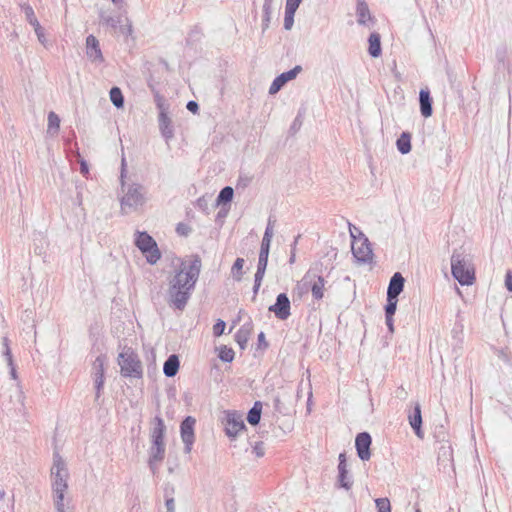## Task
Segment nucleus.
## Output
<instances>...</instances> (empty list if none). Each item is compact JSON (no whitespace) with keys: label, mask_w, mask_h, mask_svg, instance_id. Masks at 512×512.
Returning <instances> with one entry per match:
<instances>
[{"label":"nucleus","mask_w":512,"mask_h":512,"mask_svg":"<svg viewBox=\"0 0 512 512\" xmlns=\"http://www.w3.org/2000/svg\"><path fill=\"white\" fill-rule=\"evenodd\" d=\"M202 267L201 258L197 254L190 256L189 264L181 263L174 277L169 282L168 304L183 311L195 288Z\"/></svg>","instance_id":"1"},{"label":"nucleus","mask_w":512,"mask_h":512,"mask_svg":"<svg viewBox=\"0 0 512 512\" xmlns=\"http://www.w3.org/2000/svg\"><path fill=\"white\" fill-rule=\"evenodd\" d=\"M451 273L460 285H472L475 280V270L472 257L460 247L455 249L451 256Z\"/></svg>","instance_id":"2"},{"label":"nucleus","mask_w":512,"mask_h":512,"mask_svg":"<svg viewBox=\"0 0 512 512\" xmlns=\"http://www.w3.org/2000/svg\"><path fill=\"white\" fill-rule=\"evenodd\" d=\"M123 173L124 168H122L121 173L122 189L125 188V184L123 181ZM123 191L124 195L121 198V211L124 214H128L132 210H136L139 206H142L145 203L144 187L141 184L132 183L127 186L126 190Z\"/></svg>","instance_id":"3"},{"label":"nucleus","mask_w":512,"mask_h":512,"mask_svg":"<svg viewBox=\"0 0 512 512\" xmlns=\"http://www.w3.org/2000/svg\"><path fill=\"white\" fill-rule=\"evenodd\" d=\"M118 365L123 377L140 379L143 376L142 363L136 352L130 347H124L118 355Z\"/></svg>","instance_id":"4"},{"label":"nucleus","mask_w":512,"mask_h":512,"mask_svg":"<svg viewBox=\"0 0 512 512\" xmlns=\"http://www.w3.org/2000/svg\"><path fill=\"white\" fill-rule=\"evenodd\" d=\"M134 242L149 264L154 265L160 260L161 252L157 243L147 232L137 231Z\"/></svg>","instance_id":"5"},{"label":"nucleus","mask_w":512,"mask_h":512,"mask_svg":"<svg viewBox=\"0 0 512 512\" xmlns=\"http://www.w3.org/2000/svg\"><path fill=\"white\" fill-rule=\"evenodd\" d=\"M325 282L324 277L319 274L318 268L313 267L305 273L299 285L305 292L311 290L313 298L320 300L324 296Z\"/></svg>","instance_id":"6"},{"label":"nucleus","mask_w":512,"mask_h":512,"mask_svg":"<svg viewBox=\"0 0 512 512\" xmlns=\"http://www.w3.org/2000/svg\"><path fill=\"white\" fill-rule=\"evenodd\" d=\"M52 490H68V471L66 463L58 452L53 454V466L51 468Z\"/></svg>","instance_id":"7"},{"label":"nucleus","mask_w":512,"mask_h":512,"mask_svg":"<svg viewBox=\"0 0 512 512\" xmlns=\"http://www.w3.org/2000/svg\"><path fill=\"white\" fill-rule=\"evenodd\" d=\"M354 229L358 231L359 240L358 242H352L351 249L353 256L360 263H368L371 261L373 255L369 240L359 228L354 227Z\"/></svg>","instance_id":"8"},{"label":"nucleus","mask_w":512,"mask_h":512,"mask_svg":"<svg viewBox=\"0 0 512 512\" xmlns=\"http://www.w3.org/2000/svg\"><path fill=\"white\" fill-rule=\"evenodd\" d=\"M223 424L225 433L231 440H234L239 432L246 429L242 415L237 411H226Z\"/></svg>","instance_id":"9"},{"label":"nucleus","mask_w":512,"mask_h":512,"mask_svg":"<svg viewBox=\"0 0 512 512\" xmlns=\"http://www.w3.org/2000/svg\"><path fill=\"white\" fill-rule=\"evenodd\" d=\"M196 420L192 416L185 417L180 424L181 439L184 443V452L190 453L195 441L194 427Z\"/></svg>","instance_id":"10"},{"label":"nucleus","mask_w":512,"mask_h":512,"mask_svg":"<svg viewBox=\"0 0 512 512\" xmlns=\"http://www.w3.org/2000/svg\"><path fill=\"white\" fill-rule=\"evenodd\" d=\"M291 303L286 293H280L276 297V302L269 306V311L273 312L279 320H286L291 315Z\"/></svg>","instance_id":"11"},{"label":"nucleus","mask_w":512,"mask_h":512,"mask_svg":"<svg viewBox=\"0 0 512 512\" xmlns=\"http://www.w3.org/2000/svg\"><path fill=\"white\" fill-rule=\"evenodd\" d=\"M338 460V476L336 484L339 488L350 490L353 485V479L347 468L346 453H340Z\"/></svg>","instance_id":"12"},{"label":"nucleus","mask_w":512,"mask_h":512,"mask_svg":"<svg viewBox=\"0 0 512 512\" xmlns=\"http://www.w3.org/2000/svg\"><path fill=\"white\" fill-rule=\"evenodd\" d=\"M104 363H105V357L103 355H99L96 357L94 363H93V378H94V384H95V401H98L102 389L104 387L105 377H104Z\"/></svg>","instance_id":"13"},{"label":"nucleus","mask_w":512,"mask_h":512,"mask_svg":"<svg viewBox=\"0 0 512 512\" xmlns=\"http://www.w3.org/2000/svg\"><path fill=\"white\" fill-rule=\"evenodd\" d=\"M372 444L371 435L368 432H360L355 438V448L358 457L362 461H368L371 457L370 446Z\"/></svg>","instance_id":"14"},{"label":"nucleus","mask_w":512,"mask_h":512,"mask_svg":"<svg viewBox=\"0 0 512 512\" xmlns=\"http://www.w3.org/2000/svg\"><path fill=\"white\" fill-rule=\"evenodd\" d=\"M301 71L302 67L300 65H296L289 71L278 75L269 87V94L274 95L279 92L288 81L295 79Z\"/></svg>","instance_id":"15"},{"label":"nucleus","mask_w":512,"mask_h":512,"mask_svg":"<svg viewBox=\"0 0 512 512\" xmlns=\"http://www.w3.org/2000/svg\"><path fill=\"white\" fill-rule=\"evenodd\" d=\"M356 16L357 23L361 26L370 27L376 22V19L371 15L368 4L365 0H357Z\"/></svg>","instance_id":"16"},{"label":"nucleus","mask_w":512,"mask_h":512,"mask_svg":"<svg viewBox=\"0 0 512 512\" xmlns=\"http://www.w3.org/2000/svg\"><path fill=\"white\" fill-rule=\"evenodd\" d=\"M408 421L416 436L423 439L424 431L422 429V413L419 403H416L413 410L409 412Z\"/></svg>","instance_id":"17"},{"label":"nucleus","mask_w":512,"mask_h":512,"mask_svg":"<svg viewBox=\"0 0 512 512\" xmlns=\"http://www.w3.org/2000/svg\"><path fill=\"white\" fill-rule=\"evenodd\" d=\"M166 432V426L164 420L160 416H155L153 422V428L151 429L150 439L151 444L165 445L164 437Z\"/></svg>","instance_id":"18"},{"label":"nucleus","mask_w":512,"mask_h":512,"mask_svg":"<svg viewBox=\"0 0 512 512\" xmlns=\"http://www.w3.org/2000/svg\"><path fill=\"white\" fill-rule=\"evenodd\" d=\"M86 54L94 62L104 61L99 41L94 35H89L86 38Z\"/></svg>","instance_id":"19"},{"label":"nucleus","mask_w":512,"mask_h":512,"mask_svg":"<svg viewBox=\"0 0 512 512\" xmlns=\"http://www.w3.org/2000/svg\"><path fill=\"white\" fill-rule=\"evenodd\" d=\"M405 278L400 272H395L390 278L387 296L398 297L404 289Z\"/></svg>","instance_id":"20"},{"label":"nucleus","mask_w":512,"mask_h":512,"mask_svg":"<svg viewBox=\"0 0 512 512\" xmlns=\"http://www.w3.org/2000/svg\"><path fill=\"white\" fill-rule=\"evenodd\" d=\"M158 122L162 137L166 142H169L174 137V130L168 113H159Z\"/></svg>","instance_id":"21"},{"label":"nucleus","mask_w":512,"mask_h":512,"mask_svg":"<svg viewBox=\"0 0 512 512\" xmlns=\"http://www.w3.org/2000/svg\"><path fill=\"white\" fill-rule=\"evenodd\" d=\"M420 112L425 118H428L433 113V100L429 90L421 89L419 92Z\"/></svg>","instance_id":"22"},{"label":"nucleus","mask_w":512,"mask_h":512,"mask_svg":"<svg viewBox=\"0 0 512 512\" xmlns=\"http://www.w3.org/2000/svg\"><path fill=\"white\" fill-rule=\"evenodd\" d=\"M27 17L30 25L34 28L35 34L37 35L38 41L43 45H48V40L46 38L43 27L40 25L39 21L34 16V12L31 8H29V12H27Z\"/></svg>","instance_id":"23"},{"label":"nucleus","mask_w":512,"mask_h":512,"mask_svg":"<svg viewBox=\"0 0 512 512\" xmlns=\"http://www.w3.org/2000/svg\"><path fill=\"white\" fill-rule=\"evenodd\" d=\"M99 20L102 25L110 27L117 32L119 25L123 22V17L121 15L113 16L102 10L99 13Z\"/></svg>","instance_id":"24"},{"label":"nucleus","mask_w":512,"mask_h":512,"mask_svg":"<svg viewBox=\"0 0 512 512\" xmlns=\"http://www.w3.org/2000/svg\"><path fill=\"white\" fill-rule=\"evenodd\" d=\"M253 330L252 322L244 323L235 334V341L238 343L241 349H244L251 332Z\"/></svg>","instance_id":"25"},{"label":"nucleus","mask_w":512,"mask_h":512,"mask_svg":"<svg viewBox=\"0 0 512 512\" xmlns=\"http://www.w3.org/2000/svg\"><path fill=\"white\" fill-rule=\"evenodd\" d=\"M180 361L176 354H171L163 365V373L166 377H174L179 370Z\"/></svg>","instance_id":"26"},{"label":"nucleus","mask_w":512,"mask_h":512,"mask_svg":"<svg viewBox=\"0 0 512 512\" xmlns=\"http://www.w3.org/2000/svg\"><path fill=\"white\" fill-rule=\"evenodd\" d=\"M66 492L67 490H52L55 511L73 506L71 499L65 497Z\"/></svg>","instance_id":"27"},{"label":"nucleus","mask_w":512,"mask_h":512,"mask_svg":"<svg viewBox=\"0 0 512 512\" xmlns=\"http://www.w3.org/2000/svg\"><path fill=\"white\" fill-rule=\"evenodd\" d=\"M275 222L276 221L273 220L272 217L268 218V223H267V226H266V229H265L262 241H261L260 251L268 252V253L270 252L271 241H272L273 234H274L273 227H274Z\"/></svg>","instance_id":"28"},{"label":"nucleus","mask_w":512,"mask_h":512,"mask_svg":"<svg viewBox=\"0 0 512 512\" xmlns=\"http://www.w3.org/2000/svg\"><path fill=\"white\" fill-rule=\"evenodd\" d=\"M368 43H369V48H368L369 55L373 58L379 57L382 52L380 34L377 32L371 33L368 38Z\"/></svg>","instance_id":"29"},{"label":"nucleus","mask_w":512,"mask_h":512,"mask_svg":"<svg viewBox=\"0 0 512 512\" xmlns=\"http://www.w3.org/2000/svg\"><path fill=\"white\" fill-rule=\"evenodd\" d=\"M234 196V190L231 186H225L222 188L216 198L215 207L220 205H229Z\"/></svg>","instance_id":"30"},{"label":"nucleus","mask_w":512,"mask_h":512,"mask_svg":"<svg viewBox=\"0 0 512 512\" xmlns=\"http://www.w3.org/2000/svg\"><path fill=\"white\" fill-rule=\"evenodd\" d=\"M262 413V402L256 401L252 408L248 411L247 421L250 425L255 426L259 424Z\"/></svg>","instance_id":"31"},{"label":"nucleus","mask_w":512,"mask_h":512,"mask_svg":"<svg viewBox=\"0 0 512 512\" xmlns=\"http://www.w3.org/2000/svg\"><path fill=\"white\" fill-rule=\"evenodd\" d=\"M396 146L401 154H407L411 151V135L409 132H403L396 140Z\"/></svg>","instance_id":"32"},{"label":"nucleus","mask_w":512,"mask_h":512,"mask_svg":"<svg viewBox=\"0 0 512 512\" xmlns=\"http://www.w3.org/2000/svg\"><path fill=\"white\" fill-rule=\"evenodd\" d=\"M272 2L273 0H264L263 4V17H262V30L268 29L272 17Z\"/></svg>","instance_id":"33"},{"label":"nucleus","mask_w":512,"mask_h":512,"mask_svg":"<svg viewBox=\"0 0 512 512\" xmlns=\"http://www.w3.org/2000/svg\"><path fill=\"white\" fill-rule=\"evenodd\" d=\"M110 100L116 108H122L124 106V96L119 87L114 86L109 92Z\"/></svg>","instance_id":"34"},{"label":"nucleus","mask_w":512,"mask_h":512,"mask_svg":"<svg viewBox=\"0 0 512 512\" xmlns=\"http://www.w3.org/2000/svg\"><path fill=\"white\" fill-rule=\"evenodd\" d=\"M165 457V445L151 444L149 448V459L163 461Z\"/></svg>","instance_id":"35"},{"label":"nucleus","mask_w":512,"mask_h":512,"mask_svg":"<svg viewBox=\"0 0 512 512\" xmlns=\"http://www.w3.org/2000/svg\"><path fill=\"white\" fill-rule=\"evenodd\" d=\"M60 128V118L59 116L51 111L48 114V128L47 133L56 134Z\"/></svg>","instance_id":"36"},{"label":"nucleus","mask_w":512,"mask_h":512,"mask_svg":"<svg viewBox=\"0 0 512 512\" xmlns=\"http://www.w3.org/2000/svg\"><path fill=\"white\" fill-rule=\"evenodd\" d=\"M245 260L243 258H237L231 268V274L235 281H241L243 276V266H244Z\"/></svg>","instance_id":"37"},{"label":"nucleus","mask_w":512,"mask_h":512,"mask_svg":"<svg viewBox=\"0 0 512 512\" xmlns=\"http://www.w3.org/2000/svg\"><path fill=\"white\" fill-rule=\"evenodd\" d=\"M218 357L220 358L221 361L226 362V363H230V362H232L234 360L235 352L233 351L232 348H229V347H227L225 345H222L219 348Z\"/></svg>","instance_id":"38"},{"label":"nucleus","mask_w":512,"mask_h":512,"mask_svg":"<svg viewBox=\"0 0 512 512\" xmlns=\"http://www.w3.org/2000/svg\"><path fill=\"white\" fill-rule=\"evenodd\" d=\"M386 301L387 302L384 308L385 316H394L397 309L398 297L387 296Z\"/></svg>","instance_id":"39"},{"label":"nucleus","mask_w":512,"mask_h":512,"mask_svg":"<svg viewBox=\"0 0 512 512\" xmlns=\"http://www.w3.org/2000/svg\"><path fill=\"white\" fill-rule=\"evenodd\" d=\"M268 257H269V253L268 252H263V251L259 252L256 273L265 274L266 268H267V264H268Z\"/></svg>","instance_id":"40"},{"label":"nucleus","mask_w":512,"mask_h":512,"mask_svg":"<svg viewBox=\"0 0 512 512\" xmlns=\"http://www.w3.org/2000/svg\"><path fill=\"white\" fill-rule=\"evenodd\" d=\"M375 504L377 512H391V504L388 498H377Z\"/></svg>","instance_id":"41"},{"label":"nucleus","mask_w":512,"mask_h":512,"mask_svg":"<svg viewBox=\"0 0 512 512\" xmlns=\"http://www.w3.org/2000/svg\"><path fill=\"white\" fill-rule=\"evenodd\" d=\"M125 23H121L117 31L124 36H131L133 33L132 23L128 18L124 19Z\"/></svg>","instance_id":"42"},{"label":"nucleus","mask_w":512,"mask_h":512,"mask_svg":"<svg viewBox=\"0 0 512 512\" xmlns=\"http://www.w3.org/2000/svg\"><path fill=\"white\" fill-rule=\"evenodd\" d=\"M264 275L265 274H260V273H255V275H254L253 297H252L253 301L256 300V297H257L258 291L260 289Z\"/></svg>","instance_id":"43"},{"label":"nucleus","mask_w":512,"mask_h":512,"mask_svg":"<svg viewBox=\"0 0 512 512\" xmlns=\"http://www.w3.org/2000/svg\"><path fill=\"white\" fill-rule=\"evenodd\" d=\"M296 12H293L291 10L285 9V16H284V28L285 30H290L294 24V16Z\"/></svg>","instance_id":"44"},{"label":"nucleus","mask_w":512,"mask_h":512,"mask_svg":"<svg viewBox=\"0 0 512 512\" xmlns=\"http://www.w3.org/2000/svg\"><path fill=\"white\" fill-rule=\"evenodd\" d=\"M225 327H226V323L223 320L218 319L217 322L213 325L214 336L215 337L221 336L224 333Z\"/></svg>","instance_id":"45"},{"label":"nucleus","mask_w":512,"mask_h":512,"mask_svg":"<svg viewBox=\"0 0 512 512\" xmlns=\"http://www.w3.org/2000/svg\"><path fill=\"white\" fill-rule=\"evenodd\" d=\"M168 487L165 488V506L166 512H175V501L172 496H168Z\"/></svg>","instance_id":"46"},{"label":"nucleus","mask_w":512,"mask_h":512,"mask_svg":"<svg viewBox=\"0 0 512 512\" xmlns=\"http://www.w3.org/2000/svg\"><path fill=\"white\" fill-rule=\"evenodd\" d=\"M301 235H297L295 238H294V241L293 243L290 245L291 249H290V257H289V264H294L295 263V260H296V246H297V243H298V240L300 239Z\"/></svg>","instance_id":"47"},{"label":"nucleus","mask_w":512,"mask_h":512,"mask_svg":"<svg viewBox=\"0 0 512 512\" xmlns=\"http://www.w3.org/2000/svg\"><path fill=\"white\" fill-rule=\"evenodd\" d=\"M176 232L181 236H188L191 232V228L185 223H178L176 226Z\"/></svg>","instance_id":"48"},{"label":"nucleus","mask_w":512,"mask_h":512,"mask_svg":"<svg viewBox=\"0 0 512 512\" xmlns=\"http://www.w3.org/2000/svg\"><path fill=\"white\" fill-rule=\"evenodd\" d=\"M253 452L256 454L257 457H262L265 454V447L264 443L259 441L256 442L253 446Z\"/></svg>","instance_id":"49"},{"label":"nucleus","mask_w":512,"mask_h":512,"mask_svg":"<svg viewBox=\"0 0 512 512\" xmlns=\"http://www.w3.org/2000/svg\"><path fill=\"white\" fill-rule=\"evenodd\" d=\"M302 0H286L285 9L296 12Z\"/></svg>","instance_id":"50"},{"label":"nucleus","mask_w":512,"mask_h":512,"mask_svg":"<svg viewBox=\"0 0 512 512\" xmlns=\"http://www.w3.org/2000/svg\"><path fill=\"white\" fill-rule=\"evenodd\" d=\"M505 287L512 292V271L508 270L505 275Z\"/></svg>","instance_id":"51"},{"label":"nucleus","mask_w":512,"mask_h":512,"mask_svg":"<svg viewBox=\"0 0 512 512\" xmlns=\"http://www.w3.org/2000/svg\"><path fill=\"white\" fill-rule=\"evenodd\" d=\"M186 108L192 113H197L199 110V105L196 101L190 100L187 102Z\"/></svg>","instance_id":"52"},{"label":"nucleus","mask_w":512,"mask_h":512,"mask_svg":"<svg viewBox=\"0 0 512 512\" xmlns=\"http://www.w3.org/2000/svg\"><path fill=\"white\" fill-rule=\"evenodd\" d=\"M258 346L264 349L268 347V342L265 340V334L263 332L258 334Z\"/></svg>","instance_id":"53"},{"label":"nucleus","mask_w":512,"mask_h":512,"mask_svg":"<svg viewBox=\"0 0 512 512\" xmlns=\"http://www.w3.org/2000/svg\"><path fill=\"white\" fill-rule=\"evenodd\" d=\"M197 206L205 211L207 214L209 213L207 210H208V206H207V201L204 197H201L197 200Z\"/></svg>","instance_id":"54"},{"label":"nucleus","mask_w":512,"mask_h":512,"mask_svg":"<svg viewBox=\"0 0 512 512\" xmlns=\"http://www.w3.org/2000/svg\"><path fill=\"white\" fill-rule=\"evenodd\" d=\"M385 323L388 327V330L393 333L394 332V319L393 316H385Z\"/></svg>","instance_id":"55"},{"label":"nucleus","mask_w":512,"mask_h":512,"mask_svg":"<svg viewBox=\"0 0 512 512\" xmlns=\"http://www.w3.org/2000/svg\"><path fill=\"white\" fill-rule=\"evenodd\" d=\"M5 341V352H4V355L6 356L7 358V361H8V364L10 366H12V355H11V351H10V348L8 347L7 345V339L5 338L4 339Z\"/></svg>","instance_id":"56"},{"label":"nucleus","mask_w":512,"mask_h":512,"mask_svg":"<svg viewBox=\"0 0 512 512\" xmlns=\"http://www.w3.org/2000/svg\"><path fill=\"white\" fill-rule=\"evenodd\" d=\"M159 462H160V461H158V460H153V461H152L151 459H148V465H149V468H150V470H151V472H152L153 474H156V471H157V469H158V467H157V463H159Z\"/></svg>","instance_id":"57"},{"label":"nucleus","mask_w":512,"mask_h":512,"mask_svg":"<svg viewBox=\"0 0 512 512\" xmlns=\"http://www.w3.org/2000/svg\"><path fill=\"white\" fill-rule=\"evenodd\" d=\"M80 172L81 174L83 175H86L88 174L89 172V168H88V164L86 163V161H81V164H80Z\"/></svg>","instance_id":"58"},{"label":"nucleus","mask_w":512,"mask_h":512,"mask_svg":"<svg viewBox=\"0 0 512 512\" xmlns=\"http://www.w3.org/2000/svg\"><path fill=\"white\" fill-rule=\"evenodd\" d=\"M354 225H352L351 223H349V231H350V235L351 237L354 239V241L356 242V239H357V235L359 236L358 234V231H356L354 229Z\"/></svg>","instance_id":"59"},{"label":"nucleus","mask_w":512,"mask_h":512,"mask_svg":"<svg viewBox=\"0 0 512 512\" xmlns=\"http://www.w3.org/2000/svg\"><path fill=\"white\" fill-rule=\"evenodd\" d=\"M154 100H155L156 106H160V104L165 101L163 96H161L158 92H156L154 94Z\"/></svg>","instance_id":"60"},{"label":"nucleus","mask_w":512,"mask_h":512,"mask_svg":"<svg viewBox=\"0 0 512 512\" xmlns=\"http://www.w3.org/2000/svg\"><path fill=\"white\" fill-rule=\"evenodd\" d=\"M301 123H298V118H296L293 122V124L291 125L290 129L293 130V131H297L298 128L300 127Z\"/></svg>","instance_id":"61"},{"label":"nucleus","mask_w":512,"mask_h":512,"mask_svg":"<svg viewBox=\"0 0 512 512\" xmlns=\"http://www.w3.org/2000/svg\"><path fill=\"white\" fill-rule=\"evenodd\" d=\"M119 9H122L125 2L124 0H111Z\"/></svg>","instance_id":"62"},{"label":"nucleus","mask_w":512,"mask_h":512,"mask_svg":"<svg viewBox=\"0 0 512 512\" xmlns=\"http://www.w3.org/2000/svg\"><path fill=\"white\" fill-rule=\"evenodd\" d=\"M227 209H224V206H222L221 210L217 214V218L225 217L227 215Z\"/></svg>","instance_id":"63"},{"label":"nucleus","mask_w":512,"mask_h":512,"mask_svg":"<svg viewBox=\"0 0 512 512\" xmlns=\"http://www.w3.org/2000/svg\"><path fill=\"white\" fill-rule=\"evenodd\" d=\"M55 512H74V507L71 506L69 508H65V509H62V510H57Z\"/></svg>","instance_id":"64"}]
</instances>
